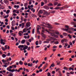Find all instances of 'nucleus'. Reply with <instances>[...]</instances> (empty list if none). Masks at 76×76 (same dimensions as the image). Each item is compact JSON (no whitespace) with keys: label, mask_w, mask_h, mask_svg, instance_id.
I'll use <instances>...</instances> for the list:
<instances>
[{"label":"nucleus","mask_w":76,"mask_h":76,"mask_svg":"<svg viewBox=\"0 0 76 76\" xmlns=\"http://www.w3.org/2000/svg\"><path fill=\"white\" fill-rule=\"evenodd\" d=\"M22 31H19V33H18V34L21 37V36H22V34H23L24 33H26V32H27V30H26V28H24L23 30ZM21 33H22V34Z\"/></svg>","instance_id":"1"},{"label":"nucleus","mask_w":76,"mask_h":76,"mask_svg":"<svg viewBox=\"0 0 76 76\" xmlns=\"http://www.w3.org/2000/svg\"><path fill=\"white\" fill-rule=\"evenodd\" d=\"M12 69V66H10V67L7 68V70H8V71H9V72H10L12 73H13L14 72H15V69Z\"/></svg>","instance_id":"2"},{"label":"nucleus","mask_w":76,"mask_h":76,"mask_svg":"<svg viewBox=\"0 0 76 76\" xmlns=\"http://www.w3.org/2000/svg\"><path fill=\"white\" fill-rule=\"evenodd\" d=\"M45 31H46V32H48V33L49 34H50V35H51V36H52V37H53L54 36V37H56V38H58V36L55 35V34H55V33H50V31H48L47 30H46Z\"/></svg>","instance_id":"3"},{"label":"nucleus","mask_w":76,"mask_h":76,"mask_svg":"<svg viewBox=\"0 0 76 76\" xmlns=\"http://www.w3.org/2000/svg\"><path fill=\"white\" fill-rule=\"evenodd\" d=\"M63 30H64V31H69V30H71V31H73L74 30V28H63Z\"/></svg>","instance_id":"4"},{"label":"nucleus","mask_w":76,"mask_h":76,"mask_svg":"<svg viewBox=\"0 0 76 76\" xmlns=\"http://www.w3.org/2000/svg\"><path fill=\"white\" fill-rule=\"evenodd\" d=\"M18 48H19L20 50H21V51H22V50H23V48L24 47V45H19L18 46Z\"/></svg>","instance_id":"5"},{"label":"nucleus","mask_w":76,"mask_h":76,"mask_svg":"<svg viewBox=\"0 0 76 76\" xmlns=\"http://www.w3.org/2000/svg\"><path fill=\"white\" fill-rule=\"evenodd\" d=\"M31 26V23L30 22H27L26 24V28H29V26Z\"/></svg>","instance_id":"6"},{"label":"nucleus","mask_w":76,"mask_h":76,"mask_svg":"<svg viewBox=\"0 0 76 76\" xmlns=\"http://www.w3.org/2000/svg\"><path fill=\"white\" fill-rule=\"evenodd\" d=\"M4 3H5V4H6L8 5V4H9V1L8 0H4Z\"/></svg>","instance_id":"7"},{"label":"nucleus","mask_w":76,"mask_h":76,"mask_svg":"<svg viewBox=\"0 0 76 76\" xmlns=\"http://www.w3.org/2000/svg\"><path fill=\"white\" fill-rule=\"evenodd\" d=\"M28 8L29 10H31V9H32V8H32L34 7V5H28Z\"/></svg>","instance_id":"8"},{"label":"nucleus","mask_w":76,"mask_h":76,"mask_svg":"<svg viewBox=\"0 0 76 76\" xmlns=\"http://www.w3.org/2000/svg\"><path fill=\"white\" fill-rule=\"evenodd\" d=\"M23 70V68L22 67L20 68L18 70H17L15 69V71L17 72H19L20 70Z\"/></svg>","instance_id":"9"},{"label":"nucleus","mask_w":76,"mask_h":76,"mask_svg":"<svg viewBox=\"0 0 76 76\" xmlns=\"http://www.w3.org/2000/svg\"><path fill=\"white\" fill-rule=\"evenodd\" d=\"M45 11V12L43 13L44 15H50V13L48 12L47 11H46L45 10H44Z\"/></svg>","instance_id":"10"},{"label":"nucleus","mask_w":76,"mask_h":76,"mask_svg":"<svg viewBox=\"0 0 76 76\" xmlns=\"http://www.w3.org/2000/svg\"><path fill=\"white\" fill-rule=\"evenodd\" d=\"M1 44H3V45H4L5 44V42H3V40L2 39H1L0 40Z\"/></svg>","instance_id":"11"},{"label":"nucleus","mask_w":76,"mask_h":76,"mask_svg":"<svg viewBox=\"0 0 76 76\" xmlns=\"http://www.w3.org/2000/svg\"><path fill=\"white\" fill-rule=\"evenodd\" d=\"M5 49L6 50L7 49V48L8 50H9V49H10V47H9V46L6 45L5 46Z\"/></svg>","instance_id":"12"},{"label":"nucleus","mask_w":76,"mask_h":76,"mask_svg":"<svg viewBox=\"0 0 76 76\" xmlns=\"http://www.w3.org/2000/svg\"><path fill=\"white\" fill-rule=\"evenodd\" d=\"M39 28L38 27L37 28V34H39H39H40V31H39Z\"/></svg>","instance_id":"13"},{"label":"nucleus","mask_w":76,"mask_h":76,"mask_svg":"<svg viewBox=\"0 0 76 76\" xmlns=\"http://www.w3.org/2000/svg\"><path fill=\"white\" fill-rule=\"evenodd\" d=\"M32 65H33V64L32 63L31 64L28 63V66L29 67H32Z\"/></svg>","instance_id":"14"},{"label":"nucleus","mask_w":76,"mask_h":76,"mask_svg":"<svg viewBox=\"0 0 76 76\" xmlns=\"http://www.w3.org/2000/svg\"><path fill=\"white\" fill-rule=\"evenodd\" d=\"M41 35L42 36V37H43L44 38H46V36L44 34H43L42 33H41Z\"/></svg>","instance_id":"15"},{"label":"nucleus","mask_w":76,"mask_h":76,"mask_svg":"<svg viewBox=\"0 0 76 76\" xmlns=\"http://www.w3.org/2000/svg\"><path fill=\"white\" fill-rule=\"evenodd\" d=\"M28 48V46H26L24 47L23 48V50H26L27 48Z\"/></svg>","instance_id":"16"},{"label":"nucleus","mask_w":76,"mask_h":76,"mask_svg":"<svg viewBox=\"0 0 76 76\" xmlns=\"http://www.w3.org/2000/svg\"><path fill=\"white\" fill-rule=\"evenodd\" d=\"M44 8L45 9H49V8L48 7H47V6H44Z\"/></svg>","instance_id":"17"},{"label":"nucleus","mask_w":76,"mask_h":76,"mask_svg":"<svg viewBox=\"0 0 76 76\" xmlns=\"http://www.w3.org/2000/svg\"><path fill=\"white\" fill-rule=\"evenodd\" d=\"M68 37H69V39H72V35H70V34H69L68 35Z\"/></svg>","instance_id":"18"},{"label":"nucleus","mask_w":76,"mask_h":76,"mask_svg":"<svg viewBox=\"0 0 76 76\" xmlns=\"http://www.w3.org/2000/svg\"><path fill=\"white\" fill-rule=\"evenodd\" d=\"M25 39L23 40L21 42V44H24V43H25Z\"/></svg>","instance_id":"19"},{"label":"nucleus","mask_w":76,"mask_h":76,"mask_svg":"<svg viewBox=\"0 0 76 76\" xmlns=\"http://www.w3.org/2000/svg\"><path fill=\"white\" fill-rule=\"evenodd\" d=\"M64 70H68L69 69L66 66L64 67Z\"/></svg>","instance_id":"20"},{"label":"nucleus","mask_w":76,"mask_h":76,"mask_svg":"<svg viewBox=\"0 0 76 76\" xmlns=\"http://www.w3.org/2000/svg\"><path fill=\"white\" fill-rule=\"evenodd\" d=\"M10 10H7V12H6V13L7 14H9V13H10Z\"/></svg>","instance_id":"21"},{"label":"nucleus","mask_w":76,"mask_h":76,"mask_svg":"<svg viewBox=\"0 0 76 76\" xmlns=\"http://www.w3.org/2000/svg\"><path fill=\"white\" fill-rule=\"evenodd\" d=\"M30 10H31V11H32L33 12H34V13L35 12V10L34 9V8H31Z\"/></svg>","instance_id":"22"},{"label":"nucleus","mask_w":76,"mask_h":76,"mask_svg":"<svg viewBox=\"0 0 76 76\" xmlns=\"http://www.w3.org/2000/svg\"><path fill=\"white\" fill-rule=\"evenodd\" d=\"M48 6H53V4L51 3H49L48 4Z\"/></svg>","instance_id":"23"},{"label":"nucleus","mask_w":76,"mask_h":76,"mask_svg":"<svg viewBox=\"0 0 76 76\" xmlns=\"http://www.w3.org/2000/svg\"><path fill=\"white\" fill-rule=\"evenodd\" d=\"M14 8H19V5H15L14 6Z\"/></svg>","instance_id":"24"},{"label":"nucleus","mask_w":76,"mask_h":76,"mask_svg":"<svg viewBox=\"0 0 76 76\" xmlns=\"http://www.w3.org/2000/svg\"><path fill=\"white\" fill-rule=\"evenodd\" d=\"M15 20H13V21L12 22V26L15 24Z\"/></svg>","instance_id":"25"},{"label":"nucleus","mask_w":76,"mask_h":76,"mask_svg":"<svg viewBox=\"0 0 76 76\" xmlns=\"http://www.w3.org/2000/svg\"><path fill=\"white\" fill-rule=\"evenodd\" d=\"M2 56L3 58H5L6 57V55L5 54H3Z\"/></svg>","instance_id":"26"},{"label":"nucleus","mask_w":76,"mask_h":76,"mask_svg":"<svg viewBox=\"0 0 76 76\" xmlns=\"http://www.w3.org/2000/svg\"><path fill=\"white\" fill-rule=\"evenodd\" d=\"M19 63L20 65H22V64H23V62H22V61H20L19 62Z\"/></svg>","instance_id":"27"},{"label":"nucleus","mask_w":76,"mask_h":76,"mask_svg":"<svg viewBox=\"0 0 76 76\" xmlns=\"http://www.w3.org/2000/svg\"><path fill=\"white\" fill-rule=\"evenodd\" d=\"M1 48H2V50L3 51H6V49L5 48H4V47H1Z\"/></svg>","instance_id":"28"},{"label":"nucleus","mask_w":76,"mask_h":76,"mask_svg":"<svg viewBox=\"0 0 76 76\" xmlns=\"http://www.w3.org/2000/svg\"><path fill=\"white\" fill-rule=\"evenodd\" d=\"M63 35L65 36H67V34L66 33H63Z\"/></svg>","instance_id":"29"},{"label":"nucleus","mask_w":76,"mask_h":76,"mask_svg":"<svg viewBox=\"0 0 76 76\" xmlns=\"http://www.w3.org/2000/svg\"><path fill=\"white\" fill-rule=\"evenodd\" d=\"M57 48V46L56 45H54L53 46L52 48L54 49L55 48Z\"/></svg>","instance_id":"30"},{"label":"nucleus","mask_w":76,"mask_h":76,"mask_svg":"<svg viewBox=\"0 0 76 76\" xmlns=\"http://www.w3.org/2000/svg\"><path fill=\"white\" fill-rule=\"evenodd\" d=\"M68 45V44H67L66 43L65 44V45H64V47L65 48H66V47H67Z\"/></svg>","instance_id":"31"},{"label":"nucleus","mask_w":76,"mask_h":76,"mask_svg":"<svg viewBox=\"0 0 76 76\" xmlns=\"http://www.w3.org/2000/svg\"><path fill=\"white\" fill-rule=\"evenodd\" d=\"M50 66H51L52 67H54V66H55V64H54V63H53V64H51Z\"/></svg>","instance_id":"32"},{"label":"nucleus","mask_w":76,"mask_h":76,"mask_svg":"<svg viewBox=\"0 0 76 76\" xmlns=\"http://www.w3.org/2000/svg\"><path fill=\"white\" fill-rule=\"evenodd\" d=\"M54 4L55 6H57L58 4V3L57 2H55L54 3Z\"/></svg>","instance_id":"33"},{"label":"nucleus","mask_w":76,"mask_h":76,"mask_svg":"<svg viewBox=\"0 0 76 76\" xmlns=\"http://www.w3.org/2000/svg\"><path fill=\"white\" fill-rule=\"evenodd\" d=\"M50 40L51 39H52L53 40H56V39L53 37H51L50 38Z\"/></svg>","instance_id":"34"},{"label":"nucleus","mask_w":76,"mask_h":76,"mask_svg":"<svg viewBox=\"0 0 76 76\" xmlns=\"http://www.w3.org/2000/svg\"><path fill=\"white\" fill-rule=\"evenodd\" d=\"M69 70H72V71H73V70H74V68H73L70 67L69 68Z\"/></svg>","instance_id":"35"},{"label":"nucleus","mask_w":76,"mask_h":76,"mask_svg":"<svg viewBox=\"0 0 76 76\" xmlns=\"http://www.w3.org/2000/svg\"><path fill=\"white\" fill-rule=\"evenodd\" d=\"M68 33H69V34H71L72 33V31H71V30H69L68 31H67Z\"/></svg>","instance_id":"36"},{"label":"nucleus","mask_w":76,"mask_h":76,"mask_svg":"<svg viewBox=\"0 0 76 76\" xmlns=\"http://www.w3.org/2000/svg\"><path fill=\"white\" fill-rule=\"evenodd\" d=\"M35 33V28H34L32 31V34H34Z\"/></svg>","instance_id":"37"},{"label":"nucleus","mask_w":76,"mask_h":76,"mask_svg":"<svg viewBox=\"0 0 76 76\" xmlns=\"http://www.w3.org/2000/svg\"><path fill=\"white\" fill-rule=\"evenodd\" d=\"M61 6V4L60 3H59L57 5V7H60V6Z\"/></svg>","instance_id":"38"},{"label":"nucleus","mask_w":76,"mask_h":76,"mask_svg":"<svg viewBox=\"0 0 76 76\" xmlns=\"http://www.w3.org/2000/svg\"><path fill=\"white\" fill-rule=\"evenodd\" d=\"M48 28H49L50 29H52V28H53V27H52V26H48Z\"/></svg>","instance_id":"39"},{"label":"nucleus","mask_w":76,"mask_h":76,"mask_svg":"<svg viewBox=\"0 0 76 76\" xmlns=\"http://www.w3.org/2000/svg\"><path fill=\"white\" fill-rule=\"evenodd\" d=\"M39 13H41V14H42V13H43V12L42 11V10H39Z\"/></svg>","instance_id":"40"},{"label":"nucleus","mask_w":76,"mask_h":76,"mask_svg":"<svg viewBox=\"0 0 76 76\" xmlns=\"http://www.w3.org/2000/svg\"><path fill=\"white\" fill-rule=\"evenodd\" d=\"M44 5V3L43 2H42L41 3V6H43Z\"/></svg>","instance_id":"41"},{"label":"nucleus","mask_w":76,"mask_h":76,"mask_svg":"<svg viewBox=\"0 0 76 76\" xmlns=\"http://www.w3.org/2000/svg\"><path fill=\"white\" fill-rule=\"evenodd\" d=\"M60 9V7H56L54 8V9L55 10H57V9Z\"/></svg>","instance_id":"42"},{"label":"nucleus","mask_w":76,"mask_h":76,"mask_svg":"<svg viewBox=\"0 0 76 76\" xmlns=\"http://www.w3.org/2000/svg\"><path fill=\"white\" fill-rule=\"evenodd\" d=\"M42 64H41L40 66L38 67V69H40V67H42Z\"/></svg>","instance_id":"43"},{"label":"nucleus","mask_w":76,"mask_h":76,"mask_svg":"<svg viewBox=\"0 0 76 76\" xmlns=\"http://www.w3.org/2000/svg\"><path fill=\"white\" fill-rule=\"evenodd\" d=\"M42 64H41L40 66L38 67V69H40V67H42Z\"/></svg>","instance_id":"44"},{"label":"nucleus","mask_w":76,"mask_h":76,"mask_svg":"<svg viewBox=\"0 0 76 76\" xmlns=\"http://www.w3.org/2000/svg\"><path fill=\"white\" fill-rule=\"evenodd\" d=\"M36 45H38V41H37L36 42Z\"/></svg>","instance_id":"45"},{"label":"nucleus","mask_w":76,"mask_h":76,"mask_svg":"<svg viewBox=\"0 0 76 76\" xmlns=\"http://www.w3.org/2000/svg\"><path fill=\"white\" fill-rule=\"evenodd\" d=\"M59 43V42L58 41H56V42H55V44H58Z\"/></svg>","instance_id":"46"},{"label":"nucleus","mask_w":76,"mask_h":76,"mask_svg":"<svg viewBox=\"0 0 76 76\" xmlns=\"http://www.w3.org/2000/svg\"><path fill=\"white\" fill-rule=\"evenodd\" d=\"M31 16L32 17H35V15L34 14H31Z\"/></svg>","instance_id":"47"},{"label":"nucleus","mask_w":76,"mask_h":76,"mask_svg":"<svg viewBox=\"0 0 76 76\" xmlns=\"http://www.w3.org/2000/svg\"><path fill=\"white\" fill-rule=\"evenodd\" d=\"M9 15H6L4 16V18H8V17H9Z\"/></svg>","instance_id":"48"},{"label":"nucleus","mask_w":76,"mask_h":76,"mask_svg":"<svg viewBox=\"0 0 76 76\" xmlns=\"http://www.w3.org/2000/svg\"><path fill=\"white\" fill-rule=\"evenodd\" d=\"M48 76H51L50 73V72L48 73Z\"/></svg>","instance_id":"49"},{"label":"nucleus","mask_w":76,"mask_h":76,"mask_svg":"<svg viewBox=\"0 0 76 76\" xmlns=\"http://www.w3.org/2000/svg\"><path fill=\"white\" fill-rule=\"evenodd\" d=\"M3 24H4V23H3V22H1V24L0 25V26H3Z\"/></svg>","instance_id":"50"},{"label":"nucleus","mask_w":76,"mask_h":76,"mask_svg":"<svg viewBox=\"0 0 76 76\" xmlns=\"http://www.w3.org/2000/svg\"><path fill=\"white\" fill-rule=\"evenodd\" d=\"M26 44H27V45H30V43L29 42H26Z\"/></svg>","instance_id":"51"},{"label":"nucleus","mask_w":76,"mask_h":76,"mask_svg":"<svg viewBox=\"0 0 76 76\" xmlns=\"http://www.w3.org/2000/svg\"><path fill=\"white\" fill-rule=\"evenodd\" d=\"M71 24L72 25H75V22H71Z\"/></svg>","instance_id":"52"},{"label":"nucleus","mask_w":76,"mask_h":76,"mask_svg":"<svg viewBox=\"0 0 76 76\" xmlns=\"http://www.w3.org/2000/svg\"><path fill=\"white\" fill-rule=\"evenodd\" d=\"M16 11H18V10H14L13 11V13H16Z\"/></svg>","instance_id":"53"},{"label":"nucleus","mask_w":76,"mask_h":76,"mask_svg":"<svg viewBox=\"0 0 76 76\" xmlns=\"http://www.w3.org/2000/svg\"><path fill=\"white\" fill-rule=\"evenodd\" d=\"M70 73L72 75H73V74H74V72H73V71H72L70 72Z\"/></svg>","instance_id":"54"},{"label":"nucleus","mask_w":76,"mask_h":76,"mask_svg":"<svg viewBox=\"0 0 76 76\" xmlns=\"http://www.w3.org/2000/svg\"><path fill=\"white\" fill-rule=\"evenodd\" d=\"M39 44H42V41L40 40L39 42Z\"/></svg>","instance_id":"55"},{"label":"nucleus","mask_w":76,"mask_h":76,"mask_svg":"<svg viewBox=\"0 0 76 76\" xmlns=\"http://www.w3.org/2000/svg\"><path fill=\"white\" fill-rule=\"evenodd\" d=\"M7 65H3V67H7Z\"/></svg>","instance_id":"56"},{"label":"nucleus","mask_w":76,"mask_h":76,"mask_svg":"<svg viewBox=\"0 0 76 76\" xmlns=\"http://www.w3.org/2000/svg\"><path fill=\"white\" fill-rule=\"evenodd\" d=\"M28 35V33H26V34H24V35Z\"/></svg>","instance_id":"57"},{"label":"nucleus","mask_w":76,"mask_h":76,"mask_svg":"<svg viewBox=\"0 0 76 76\" xmlns=\"http://www.w3.org/2000/svg\"><path fill=\"white\" fill-rule=\"evenodd\" d=\"M43 43H49V42L45 41L43 42Z\"/></svg>","instance_id":"58"},{"label":"nucleus","mask_w":76,"mask_h":76,"mask_svg":"<svg viewBox=\"0 0 76 76\" xmlns=\"http://www.w3.org/2000/svg\"><path fill=\"white\" fill-rule=\"evenodd\" d=\"M28 42H32V40H31V39H28Z\"/></svg>","instance_id":"59"},{"label":"nucleus","mask_w":76,"mask_h":76,"mask_svg":"<svg viewBox=\"0 0 76 76\" xmlns=\"http://www.w3.org/2000/svg\"><path fill=\"white\" fill-rule=\"evenodd\" d=\"M24 65H25V66H27V64H28L26 62H25L24 63Z\"/></svg>","instance_id":"60"},{"label":"nucleus","mask_w":76,"mask_h":76,"mask_svg":"<svg viewBox=\"0 0 76 76\" xmlns=\"http://www.w3.org/2000/svg\"><path fill=\"white\" fill-rule=\"evenodd\" d=\"M2 61L3 63H4L5 62H5V60H4V59H2Z\"/></svg>","instance_id":"61"},{"label":"nucleus","mask_w":76,"mask_h":76,"mask_svg":"<svg viewBox=\"0 0 76 76\" xmlns=\"http://www.w3.org/2000/svg\"><path fill=\"white\" fill-rule=\"evenodd\" d=\"M8 8L9 9H12V8L10 6H9Z\"/></svg>","instance_id":"62"},{"label":"nucleus","mask_w":76,"mask_h":76,"mask_svg":"<svg viewBox=\"0 0 76 76\" xmlns=\"http://www.w3.org/2000/svg\"><path fill=\"white\" fill-rule=\"evenodd\" d=\"M51 13H55V11L54 10L52 11H51Z\"/></svg>","instance_id":"63"},{"label":"nucleus","mask_w":76,"mask_h":76,"mask_svg":"<svg viewBox=\"0 0 76 76\" xmlns=\"http://www.w3.org/2000/svg\"><path fill=\"white\" fill-rule=\"evenodd\" d=\"M8 76H13V75L12 73H11L9 75H8Z\"/></svg>","instance_id":"64"}]
</instances>
